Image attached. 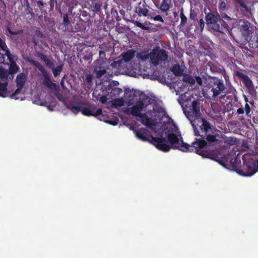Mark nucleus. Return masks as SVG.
I'll return each instance as SVG.
<instances>
[{
  "instance_id": "obj_1",
  "label": "nucleus",
  "mask_w": 258,
  "mask_h": 258,
  "mask_svg": "<svg viewBox=\"0 0 258 258\" xmlns=\"http://www.w3.org/2000/svg\"><path fill=\"white\" fill-rule=\"evenodd\" d=\"M167 139V140L165 139V144L170 147L169 151L173 148L184 152H195L203 157L208 158L218 162L223 166H225L228 162V157L223 155L219 150L210 152L203 151L202 148L206 145V142L204 140L196 139L190 146L184 143L182 140H180L174 133L168 134Z\"/></svg>"
},
{
  "instance_id": "obj_2",
  "label": "nucleus",
  "mask_w": 258,
  "mask_h": 258,
  "mask_svg": "<svg viewBox=\"0 0 258 258\" xmlns=\"http://www.w3.org/2000/svg\"><path fill=\"white\" fill-rule=\"evenodd\" d=\"M136 136L140 140L149 142L158 150L164 152L169 151L170 147L165 144V138L161 137H154L149 133V131L145 128H140L136 131Z\"/></svg>"
},
{
  "instance_id": "obj_3",
  "label": "nucleus",
  "mask_w": 258,
  "mask_h": 258,
  "mask_svg": "<svg viewBox=\"0 0 258 258\" xmlns=\"http://www.w3.org/2000/svg\"><path fill=\"white\" fill-rule=\"evenodd\" d=\"M215 127L209 122L206 120H203V122L198 127L199 135L196 136H201L203 139L205 138L204 141L206 142V145L202 148V150L205 151L204 148L209 144V146L219 145L221 141L217 138L219 136L218 134L211 135L210 134L213 133V130ZM201 140H204L202 139Z\"/></svg>"
},
{
  "instance_id": "obj_4",
  "label": "nucleus",
  "mask_w": 258,
  "mask_h": 258,
  "mask_svg": "<svg viewBox=\"0 0 258 258\" xmlns=\"http://www.w3.org/2000/svg\"><path fill=\"white\" fill-rule=\"evenodd\" d=\"M184 112L187 118L190 121L195 135H199L198 127L203 123V120H206L205 118L200 117L201 113L200 110L199 101L194 100L189 108V110Z\"/></svg>"
},
{
  "instance_id": "obj_5",
  "label": "nucleus",
  "mask_w": 258,
  "mask_h": 258,
  "mask_svg": "<svg viewBox=\"0 0 258 258\" xmlns=\"http://www.w3.org/2000/svg\"><path fill=\"white\" fill-rule=\"evenodd\" d=\"M208 88L211 92L212 93V97L216 99L219 97L220 99H224L228 92L224 84L223 81L216 77H211L208 84Z\"/></svg>"
},
{
  "instance_id": "obj_6",
  "label": "nucleus",
  "mask_w": 258,
  "mask_h": 258,
  "mask_svg": "<svg viewBox=\"0 0 258 258\" xmlns=\"http://www.w3.org/2000/svg\"><path fill=\"white\" fill-rule=\"evenodd\" d=\"M243 164L240 168L235 169L239 175L244 176H250L258 171V160L252 158L248 155H244L242 157Z\"/></svg>"
},
{
  "instance_id": "obj_7",
  "label": "nucleus",
  "mask_w": 258,
  "mask_h": 258,
  "mask_svg": "<svg viewBox=\"0 0 258 258\" xmlns=\"http://www.w3.org/2000/svg\"><path fill=\"white\" fill-rule=\"evenodd\" d=\"M30 62L35 67L37 68L42 74L44 78L43 85L51 90L58 91L59 89V87L55 83L52 82L49 74L45 70L43 66L39 62L35 60H32Z\"/></svg>"
},
{
  "instance_id": "obj_8",
  "label": "nucleus",
  "mask_w": 258,
  "mask_h": 258,
  "mask_svg": "<svg viewBox=\"0 0 258 258\" xmlns=\"http://www.w3.org/2000/svg\"><path fill=\"white\" fill-rule=\"evenodd\" d=\"M206 13L205 19L207 24L210 25L212 29L219 32L223 30V23L224 21L220 18L218 14H214L209 12Z\"/></svg>"
},
{
  "instance_id": "obj_9",
  "label": "nucleus",
  "mask_w": 258,
  "mask_h": 258,
  "mask_svg": "<svg viewBox=\"0 0 258 258\" xmlns=\"http://www.w3.org/2000/svg\"><path fill=\"white\" fill-rule=\"evenodd\" d=\"M151 61L154 66L158 65L168 58L166 51L163 49H153L150 54Z\"/></svg>"
},
{
  "instance_id": "obj_10",
  "label": "nucleus",
  "mask_w": 258,
  "mask_h": 258,
  "mask_svg": "<svg viewBox=\"0 0 258 258\" xmlns=\"http://www.w3.org/2000/svg\"><path fill=\"white\" fill-rule=\"evenodd\" d=\"M144 107V102L142 100H139L133 107L127 109L125 112L126 114H131L134 116L141 118H147V116L145 114L141 113Z\"/></svg>"
},
{
  "instance_id": "obj_11",
  "label": "nucleus",
  "mask_w": 258,
  "mask_h": 258,
  "mask_svg": "<svg viewBox=\"0 0 258 258\" xmlns=\"http://www.w3.org/2000/svg\"><path fill=\"white\" fill-rule=\"evenodd\" d=\"M251 24L246 21H244L239 25V29L242 34L246 37L249 36L251 34V30H250Z\"/></svg>"
},
{
  "instance_id": "obj_12",
  "label": "nucleus",
  "mask_w": 258,
  "mask_h": 258,
  "mask_svg": "<svg viewBox=\"0 0 258 258\" xmlns=\"http://www.w3.org/2000/svg\"><path fill=\"white\" fill-rule=\"evenodd\" d=\"M81 112L85 116H94L97 117L102 115V110L101 108H99L95 110V109H90L88 108L82 107Z\"/></svg>"
},
{
  "instance_id": "obj_13",
  "label": "nucleus",
  "mask_w": 258,
  "mask_h": 258,
  "mask_svg": "<svg viewBox=\"0 0 258 258\" xmlns=\"http://www.w3.org/2000/svg\"><path fill=\"white\" fill-rule=\"evenodd\" d=\"M236 75L242 80L243 84L246 88L250 89L251 87L252 82L247 75L240 72H237Z\"/></svg>"
},
{
  "instance_id": "obj_14",
  "label": "nucleus",
  "mask_w": 258,
  "mask_h": 258,
  "mask_svg": "<svg viewBox=\"0 0 258 258\" xmlns=\"http://www.w3.org/2000/svg\"><path fill=\"white\" fill-rule=\"evenodd\" d=\"M135 12L140 16L142 15L144 16H147L148 15L149 11L147 8L146 4L145 3L143 4L140 2L138 4V6L136 8Z\"/></svg>"
},
{
  "instance_id": "obj_15",
  "label": "nucleus",
  "mask_w": 258,
  "mask_h": 258,
  "mask_svg": "<svg viewBox=\"0 0 258 258\" xmlns=\"http://www.w3.org/2000/svg\"><path fill=\"white\" fill-rule=\"evenodd\" d=\"M26 81V77L23 73H20L17 76L16 79V86L23 87L24 86Z\"/></svg>"
},
{
  "instance_id": "obj_16",
  "label": "nucleus",
  "mask_w": 258,
  "mask_h": 258,
  "mask_svg": "<svg viewBox=\"0 0 258 258\" xmlns=\"http://www.w3.org/2000/svg\"><path fill=\"white\" fill-rule=\"evenodd\" d=\"M44 37V34L39 30H36L34 32V35L32 37V42L35 46L38 45L39 40L37 38H42Z\"/></svg>"
},
{
  "instance_id": "obj_17",
  "label": "nucleus",
  "mask_w": 258,
  "mask_h": 258,
  "mask_svg": "<svg viewBox=\"0 0 258 258\" xmlns=\"http://www.w3.org/2000/svg\"><path fill=\"white\" fill-rule=\"evenodd\" d=\"M172 7L171 0H163L160 9L162 12H167Z\"/></svg>"
},
{
  "instance_id": "obj_18",
  "label": "nucleus",
  "mask_w": 258,
  "mask_h": 258,
  "mask_svg": "<svg viewBox=\"0 0 258 258\" xmlns=\"http://www.w3.org/2000/svg\"><path fill=\"white\" fill-rule=\"evenodd\" d=\"M0 49L1 50L5 52V54L8 57V58H10L11 54L10 51V50L9 49L6 42L5 40L2 39L0 37Z\"/></svg>"
},
{
  "instance_id": "obj_19",
  "label": "nucleus",
  "mask_w": 258,
  "mask_h": 258,
  "mask_svg": "<svg viewBox=\"0 0 258 258\" xmlns=\"http://www.w3.org/2000/svg\"><path fill=\"white\" fill-rule=\"evenodd\" d=\"M135 52L133 50H128L122 54V58L125 62H129L134 57Z\"/></svg>"
},
{
  "instance_id": "obj_20",
  "label": "nucleus",
  "mask_w": 258,
  "mask_h": 258,
  "mask_svg": "<svg viewBox=\"0 0 258 258\" xmlns=\"http://www.w3.org/2000/svg\"><path fill=\"white\" fill-rule=\"evenodd\" d=\"M107 91H111L110 93L112 96H118L122 92V89L119 88H113L111 84H109L106 88Z\"/></svg>"
},
{
  "instance_id": "obj_21",
  "label": "nucleus",
  "mask_w": 258,
  "mask_h": 258,
  "mask_svg": "<svg viewBox=\"0 0 258 258\" xmlns=\"http://www.w3.org/2000/svg\"><path fill=\"white\" fill-rule=\"evenodd\" d=\"M171 71L176 76H182L183 72V70L178 64L173 66L171 68Z\"/></svg>"
},
{
  "instance_id": "obj_22",
  "label": "nucleus",
  "mask_w": 258,
  "mask_h": 258,
  "mask_svg": "<svg viewBox=\"0 0 258 258\" xmlns=\"http://www.w3.org/2000/svg\"><path fill=\"white\" fill-rule=\"evenodd\" d=\"M249 46L252 48H258V37H251L248 41Z\"/></svg>"
},
{
  "instance_id": "obj_23",
  "label": "nucleus",
  "mask_w": 258,
  "mask_h": 258,
  "mask_svg": "<svg viewBox=\"0 0 258 258\" xmlns=\"http://www.w3.org/2000/svg\"><path fill=\"white\" fill-rule=\"evenodd\" d=\"M8 83H0V96L3 97H6L7 91Z\"/></svg>"
},
{
  "instance_id": "obj_24",
  "label": "nucleus",
  "mask_w": 258,
  "mask_h": 258,
  "mask_svg": "<svg viewBox=\"0 0 258 258\" xmlns=\"http://www.w3.org/2000/svg\"><path fill=\"white\" fill-rule=\"evenodd\" d=\"M94 71L96 73V76L97 78H100L102 76L104 75L106 71L104 68H102L100 67H97L95 68Z\"/></svg>"
},
{
  "instance_id": "obj_25",
  "label": "nucleus",
  "mask_w": 258,
  "mask_h": 258,
  "mask_svg": "<svg viewBox=\"0 0 258 258\" xmlns=\"http://www.w3.org/2000/svg\"><path fill=\"white\" fill-rule=\"evenodd\" d=\"M183 81L185 83H187L191 85L194 84L195 83V79L192 76L188 74H185L183 75Z\"/></svg>"
},
{
  "instance_id": "obj_26",
  "label": "nucleus",
  "mask_w": 258,
  "mask_h": 258,
  "mask_svg": "<svg viewBox=\"0 0 258 258\" xmlns=\"http://www.w3.org/2000/svg\"><path fill=\"white\" fill-rule=\"evenodd\" d=\"M68 109L71 110L75 114H77L80 111H81V109L82 108L79 106L74 105H68L67 106Z\"/></svg>"
},
{
  "instance_id": "obj_27",
  "label": "nucleus",
  "mask_w": 258,
  "mask_h": 258,
  "mask_svg": "<svg viewBox=\"0 0 258 258\" xmlns=\"http://www.w3.org/2000/svg\"><path fill=\"white\" fill-rule=\"evenodd\" d=\"M209 64L212 72H217L219 74L221 69L222 70V68H224L222 66H221L219 64L215 65L212 62L209 63Z\"/></svg>"
},
{
  "instance_id": "obj_28",
  "label": "nucleus",
  "mask_w": 258,
  "mask_h": 258,
  "mask_svg": "<svg viewBox=\"0 0 258 258\" xmlns=\"http://www.w3.org/2000/svg\"><path fill=\"white\" fill-rule=\"evenodd\" d=\"M62 67H63V65L61 64V65L57 66L56 68H54L53 67L52 68H51V69L52 70V73H53V76L55 77H57L60 74V72L62 70Z\"/></svg>"
},
{
  "instance_id": "obj_29",
  "label": "nucleus",
  "mask_w": 258,
  "mask_h": 258,
  "mask_svg": "<svg viewBox=\"0 0 258 258\" xmlns=\"http://www.w3.org/2000/svg\"><path fill=\"white\" fill-rule=\"evenodd\" d=\"M180 17L181 19L180 25L183 26L187 22V18L184 14L183 8H181L180 10Z\"/></svg>"
},
{
  "instance_id": "obj_30",
  "label": "nucleus",
  "mask_w": 258,
  "mask_h": 258,
  "mask_svg": "<svg viewBox=\"0 0 258 258\" xmlns=\"http://www.w3.org/2000/svg\"><path fill=\"white\" fill-rule=\"evenodd\" d=\"M62 25L65 27V30L68 29L69 26L70 25V22L69 21L68 16L67 14H64L63 16V23Z\"/></svg>"
},
{
  "instance_id": "obj_31",
  "label": "nucleus",
  "mask_w": 258,
  "mask_h": 258,
  "mask_svg": "<svg viewBox=\"0 0 258 258\" xmlns=\"http://www.w3.org/2000/svg\"><path fill=\"white\" fill-rule=\"evenodd\" d=\"M220 74H221L223 76L226 84H228L229 82H230L229 76L227 74L224 68H222V70L221 69Z\"/></svg>"
},
{
  "instance_id": "obj_32",
  "label": "nucleus",
  "mask_w": 258,
  "mask_h": 258,
  "mask_svg": "<svg viewBox=\"0 0 258 258\" xmlns=\"http://www.w3.org/2000/svg\"><path fill=\"white\" fill-rule=\"evenodd\" d=\"M226 143L230 145H234L237 144V141L235 138L230 137L227 139Z\"/></svg>"
},
{
  "instance_id": "obj_33",
  "label": "nucleus",
  "mask_w": 258,
  "mask_h": 258,
  "mask_svg": "<svg viewBox=\"0 0 258 258\" xmlns=\"http://www.w3.org/2000/svg\"><path fill=\"white\" fill-rule=\"evenodd\" d=\"M17 89L14 91V92L11 95V98L17 99V98L15 97V96L20 94L22 91L23 87H17Z\"/></svg>"
},
{
  "instance_id": "obj_34",
  "label": "nucleus",
  "mask_w": 258,
  "mask_h": 258,
  "mask_svg": "<svg viewBox=\"0 0 258 258\" xmlns=\"http://www.w3.org/2000/svg\"><path fill=\"white\" fill-rule=\"evenodd\" d=\"M8 31L9 32L10 34L13 35H21L23 34V30L22 29L19 30L17 31H12L11 30L10 28L7 29Z\"/></svg>"
},
{
  "instance_id": "obj_35",
  "label": "nucleus",
  "mask_w": 258,
  "mask_h": 258,
  "mask_svg": "<svg viewBox=\"0 0 258 258\" xmlns=\"http://www.w3.org/2000/svg\"><path fill=\"white\" fill-rule=\"evenodd\" d=\"M102 7V4L100 2L95 3L94 6L93 11L98 12L101 10Z\"/></svg>"
},
{
  "instance_id": "obj_36",
  "label": "nucleus",
  "mask_w": 258,
  "mask_h": 258,
  "mask_svg": "<svg viewBox=\"0 0 258 258\" xmlns=\"http://www.w3.org/2000/svg\"><path fill=\"white\" fill-rule=\"evenodd\" d=\"M36 54L42 60H43L44 61L46 59V58H47V56L43 54V53L41 52H39V51H37L36 52Z\"/></svg>"
},
{
  "instance_id": "obj_37",
  "label": "nucleus",
  "mask_w": 258,
  "mask_h": 258,
  "mask_svg": "<svg viewBox=\"0 0 258 258\" xmlns=\"http://www.w3.org/2000/svg\"><path fill=\"white\" fill-rule=\"evenodd\" d=\"M45 64L49 68L51 69L54 67V63L48 57L44 61Z\"/></svg>"
},
{
  "instance_id": "obj_38",
  "label": "nucleus",
  "mask_w": 258,
  "mask_h": 258,
  "mask_svg": "<svg viewBox=\"0 0 258 258\" xmlns=\"http://www.w3.org/2000/svg\"><path fill=\"white\" fill-rule=\"evenodd\" d=\"M93 79V78L91 75L89 74L86 76V80L88 84H91L92 83Z\"/></svg>"
},
{
  "instance_id": "obj_39",
  "label": "nucleus",
  "mask_w": 258,
  "mask_h": 258,
  "mask_svg": "<svg viewBox=\"0 0 258 258\" xmlns=\"http://www.w3.org/2000/svg\"><path fill=\"white\" fill-rule=\"evenodd\" d=\"M226 7V4L224 2H222L219 4V11H224L225 10Z\"/></svg>"
},
{
  "instance_id": "obj_40",
  "label": "nucleus",
  "mask_w": 258,
  "mask_h": 258,
  "mask_svg": "<svg viewBox=\"0 0 258 258\" xmlns=\"http://www.w3.org/2000/svg\"><path fill=\"white\" fill-rule=\"evenodd\" d=\"M199 26H200L201 31H202L204 30V28L205 27V22L203 19H200Z\"/></svg>"
},
{
  "instance_id": "obj_41",
  "label": "nucleus",
  "mask_w": 258,
  "mask_h": 258,
  "mask_svg": "<svg viewBox=\"0 0 258 258\" xmlns=\"http://www.w3.org/2000/svg\"><path fill=\"white\" fill-rule=\"evenodd\" d=\"M245 112H246V115L247 116H249L251 108H250V107L249 106V105L247 103H246L245 105Z\"/></svg>"
},
{
  "instance_id": "obj_42",
  "label": "nucleus",
  "mask_w": 258,
  "mask_h": 258,
  "mask_svg": "<svg viewBox=\"0 0 258 258\" xmlns=\"http://www.w3.org/2000/svg\"><path fill=\"white\" fill-rule=\"evenodd\" d=\"M153 19H154V20L156 21H159V22H164V20H163L162 17H161V16H160L159 15L155 16L153 18Z\"/></svg>"
},
{
  "instance_id": "obj_43",
  "label": "nucleus",
  "mask_w": 258,
  "mask_h": 258,
  "mask_svg": "<svg viewBox=\"0 0 258 258\" xmlns=\"http://www.w3.org/2000/svg\"><path fill=\"white\" fill-rule=\"evenodd\" d=\"M195 82L196 81L197 83L200 86H201L203 84V81L202 78L200 76H196L195 77Z\"/></svg>"
},
{
  "instance_id": "obj_44",
  "label": "nucleus",
  "mask_w": 258,
  "mask_h": 258,
  "mask_svg": "<svg viewBox=\"0 0 258 258\" xmlns=\"http://www.w3.org/2000/svg\"><path fill=\"white\" fill-rule=\"evenodd\" d=\"M115 102L118 106H122L124 105V101L122 99L116 100Z\"/></svg>"
},
{
  "instance_id": "obj_45",
  "label": "nucleus",
  "mask_w": 258,
  "mask_h": 258,
  "mask_svg": "<svg viewBox=\"0 0 258 258\" xmlns=\"http://www.w3.org/2000/svg\"><path fill=\"white\" fill-rule=\"evenodd\" d=\"M221 17L223 19H224L225 20H226V21H228L232 20V18L231 17H230L229 16H228L226 14H221Z\"/></svg>"
},
{
  "instance_id": "obj_46",
  "label": "nucleus",
  "mask_w": 258,
  "mask_h": 258,
  "mask_svg": "<svg viewBox=\"0 0 258 258\" xmlns=\"http://www.w3.org/2000/svg\"><path fill=\"white\" fill-rule=\"evenodd\" d=\"M236 161H237L236 158H233V159H230V162L232 164V166L233 168H236Z\"/></svg>"
},
{
  "instance_id": "obj_47",
  "label": "nucleus",
  "mask_w": 258,
  "mask_h": 258,
  "mask_svg": "<svg viewBox=\"0 0 258 258\" xmlns=\"http://www.w3.org/2000/svg\"><path fill=\"white\" fill-rule=\"evenodd\" d=\"M240 8L244 9L246 12H249L250 11V9L245 4L241 5V7Z\"/></svg>"
},
{
  "instance_id": "obj_48",
  "label": "nucleus",
  "mask_w": 258,
  "mask_h": 258,
  "mask_svg": "<svg viewBox=\"0 0 258 258\" xmlns=\"http://www.w3.org/2000/svg\"><path fill=\"white\" fill-rule=\"evenodd\" d=\"M136 25L141 28L145 29V27L140 22L136 21Z\"/></svg>"
},
{
  "instance_id": "obj_49",
  "label": "nucleus",
  "mask_w": 258,
  "mask_h": 258,
  "mask_svg": "<svg viewBox=\"0 0 258 258\" xmlns=\"http://www.w3.org/2000/svg\"><path fill=\"white\" fill-rule=\"evenodd\" d=\"M100 102L102 103H105L107 101V97L105 96H102L100 99Z\"/></svg>"
},
{
  "instance_id": "obj_50",
  "label": "nucleus",
  "mask_w": 258,
  "mask_h": 258,
  "mask_svg": "<svg viewBox=\"0 0 258 258\" xmlns=\"http://www.w3.org/2000/svg\"><path fill=\"white\" fill-rule=\"evenodd\" d=\"M244 112V110L243 108H239L237 110V113L238 114H243Z\"/></svg>"
},
{
  "instance_id": "obj_51",
  "label": "nucleus",
  "mask_w": 258,
  "mask_h": 258,
  "mask_svg": "<svg viewBox=\"0 0 258 258\" xmlns=\"http://www.w3.org/2000/svg\"><path fill=\"white\" fill-rule=\"evenodd\" d=\"M154 124L149 119H147L146 120V122L145 123V125L148 126H151L152 125H153Z\"/></svg>"
},
{
  "instance_id": "obj_52",
  "label": "nucleus",
  "mask_w": 258,
  "mask_h": 258,
  "mask_svg": "<svg viewBox=\"0 0 258 258\" xmlns=\"http://www.w3.org/2000/svg\"><path fill=\"white\" fill-rule=\"evenodd\" d=\"M234 1L238 3L240 8L241 7V5H243L245 4L243 0H234Z\"/></svg>"
},
{
  "instance_id": "obj_53",
  "label": "nucleus",
  "mask_w": 258,
  "mask_h": 258,
  "mask_svg": "<svg viewBox=\"0 0 258 258\" xmlns=\"http://www.w3.org/2000/svg\"><path fill=\"white\" fill-rule=\"evenodd\" d=\"M37 4L39 7H43L44 6V3L41 1H37Z\"/></svg>"
},
{
  "instance_id": "obj_54",
  "label": "nucleus",
  "mask_w": 258,
  "mask_h": 258,
  "mask_svg": "<svg viewBox=\"0 0 258 258\" xmlns=\"http://www.w3.org/2000/svg\"><path fill=\"white\" fill-rule=\"evenodd\" d=\"M49 5H50V9L51 10H52L54 8V2L52 0H50L49 2Z\"/></svg>"
},
{
  "instance_id": "obj_55",
  "label": "nucleus",
  "mask_w": 258,
  "mask_h": 258,
  "mask_svg": "<svg viewBox=\"0 0 258 258\" xmlns=\"http://www.w3.org/2000/svg\"><path fill=\"white\" fill-rule=\"evenodd\" d=\"M108 122L112 125H116L118 123V121H109Z\"/></svg>"
},
{
  "instance_id": "obj_56",
  "label": "nucleus",
  "mask_w": 258,
  "mask_h": 258,
  "mask_svg": "<svg viewBox=\"0 0 258 258\" xmlns=\"http://www.w3.org/2000/svg\"><path fill=\"white\" fill-rule=\"evenodd\" d=\"M99 55L101 57H103L104 56H105V51H104L103 50H100L99 51Z\"/></svg>"
},
{
  "instance_id": "obj_57",
  "label": "nucleus",
  "mask_w": 258,
  "mask_h": 258,
  "mask_svg": "<svg viewBox=\"0 0 258 258\" xmlns=\"http://www.w3.org/2000/svg\"><path fill=\"white\" fill-rule=\"evenodd\" d=\"M47 102L46 101L41 102L40 105L43 106H46L47 105Z\"/></svg>"
},
{
  "instance_id": "obj_58",
  "label": "nucleus",
  "mask_w": 258,
  "mask_h": 258,
  "mask_svg": "<svg viewBox=\"0 0 258 258\" xmlns=\"http://www.w3.org/2000/svg\"><path fill=\"white\" fill-rule=\"evenodd\" d=\"M25 5L26 6L27 8H30L28 0H24Z\"/></svg>"
},
{
  "instance_id": "obj_59",
  "label": "nucleus",
  "mask_w": 258,
  "mask_h": 258,
  "mask_svg": "<svg viewBox=\"0 0 258 258\" xmlns=\"http://www.w3.org/2000/svg\"><path fill=\"white\" fill-rule=\"evenodd\" d=\"M48 110L52 111V108L51 107L50 105L47 103V105L45 106Z\"/></svg>"
},
{
  "instance_id": "obj_60",
  "label": "nucleus",
  "mask_w": 258,
  "mask_h": 258,
  "mask_svg": "<svg viewBox=\"0 0 258 258\" xmlns=\"http://www.w3.org/2000/svg\"><path fill=\"white\" fill-rule=\"evenodd\" d=\"M60 85L63 87L64 86V82L63 81V79L61 80L60 82Z\"/></svg>"
},
{
  "instance_id": "obj_61",
  "label": "nucleus",
  "mask_w": 258,
  "mask_h": 258,
  "mask_svg": "<svg viewBox=\"0 0 258 258\" xmlns=\"http://www.w3.org/2000/svg\"><path fill=\"white\" fill-rule=\"evenodd\" d=\"M117 84H118V82L116 81L115 83H114V85H117Z\"/></svg>"
},
{
  "instance_id": "obj_62",
  "label": "nucleus",
  "mask_w": 258,
  "mask_h": 258,
  "mask_svg": "<svg viewBox=\"0 0 258 258\" xmlns=\"http://www.w3.org/2000/svg\"><path fill=\"white\" fill-rule=\"evenodd\" d=\"M181 3H183L184 0H179Z\"/></svg>"
}]
</instances>
